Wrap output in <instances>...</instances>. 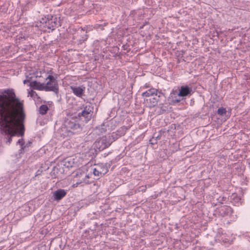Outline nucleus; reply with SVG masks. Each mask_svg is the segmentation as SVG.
<instances>
[{
    "label": "nucleus",
    "mask_w": 250,
    "mask_h": 250,
    "mask_svg": "<svg viewBox=\"0 0 250 250\" xmlns=\"http://www.w3.org/2000/svg\"><path fill=\"white\" fill-rule=\"evenodd\" d=\"M23 110H0V129L2 134L9 135V143L11 137L16 135L22 136L24 128L23 121L25 115Z\"/></svg>",
    "instance_id": "f257e3e1"
},
{
    "label": "nucleus",
    "mask_w": 250,
    "mask_h": 250,
    "mask_svg": "<svg viewBox=\"0 0 250 250\" xmlns=\"http://www.w3.org/2000/svg\"><path fill=\"white\" fill-rule=\"evenodd\" d=\"M1 109H23L24 101L17 97L13 89H7L0 92Z\"/></svg>",
    "instance_id": "f03ea898"
},
{
    "label": "nucleus",
    "mask_w": 250,
    "mask_h": 250,
    "mask_svg": "<svg viewBox=\"0 0 250 250\" xmlns=\"http://www.w3.org/2000/svg\"><path fill=\"white\" fill-rule=\"evenodd\" d=\"M57 79V75L50 69V73L45 78V82L43 83L45 91H58L59 87Z\"/></svg>",
    "instance_id": "7ed1b4c3"
},
{
    "label": "nucleus",
    "mask_w": 250,
    "mask_h": 250,
    "mask_svg": "<svg viewBox=\"0 0 250 250\" xmlns=\"http://www.w3.org/2000/svg\"><path fill=\"white\" fill-rule=\"evenodd\" d=\"M49 73H50V69L36 70L33 72L32 74H29V75H26V79L23 81V83L26 84L33 78H36L39 81H42L47 77Z\"/></svg>",
    "instance_id": "20e7f679"
},
{
    "label": "nucleus",
    "mask_w": 250,
    "mask_h": 250,
    "mask_svg": "<svg viewBox=\"0 0 250 250\" xmlns=\"http://www.w3.org/2000/svg\"><path fill=\"white\" fill-rule=\"evenodd\" d=\"M110 144L106 136H103L97 139L94 143L93 146L95 149L101 151L108 147Z\"/></svg>",
    "instance_id": "39448f33"
},
{
    "label": "nucleus",
    "mask_w": 250,
    "mask_h": 250,
    "mask_svg": "<svg viewBox=\"0 0 250 250\" xmlns=\"http://www.w3.org/2000/svg\"><path fill=\"white\" fill-rule=\"evenodd\" d=\"M41 22L45 23V26L52 30L59 25L57 18L53 17L51 15H48L47 17L42 18Z\"/></svg>",
    "instance_id": "423d86ee"
},
{
    "label": "nucleus",
    "mask_w": 250,
    "mask_h": 250,
    "mask_svg": "<svg viewBox=\"0 0 250 250\" xmlns=\"http://www.w3.org/2000/svg\"><path fill=\"white\" fill-rule=\"evenodd\" d=\"M167 103L169 104H175L180 102V96L176 90H173L167 98Z\"/></svg>",
    "instance_id": "0eeeda50"
},
{
    "label": "nucleus",
    "mask_w": 250,
    "mask_h": 250,
    "mask_svg": "<svg viewBox=\"0 0 250 250\" xmlns=\"http://www.w3.org/2000/svg\"><path fill=\"white\" fill-rule=\"evenodd\" d=\"M39 81H33L30 83L29 86L33 90L39 91H44V87L43 83Z\"/></svg>",
    "instance_id": "6e6552de"
},
{
    "label": "nucleus",
    "mask_w": 250,
    "mask_h": 250,
    "mask_svg": "<svg viewBox=\"0 0 250 250\" xmlns=\"http://www.w3.org/2000/svg\"><path fill=\"white\" fill-rule=\"evenodd\" d=\"M157 89L154 88H150L143 92L142 94V96L144 99V101H145L146 99H148L154 96L156 97L157 95Z\"/></svg>",
    "instance_id": "1a4fd4ad"
},
{
    "label": "nucleus",
    "mask_w": 250,
    "mask_h": 250,
    "mask_svg": "<svg viewBox=\"0 0 250 250\" xmlns=\"http://www.w3.org/2000/svg\"><path fill=\"white\" fill-rule=\"evenodd\" d=\"M70 87L74 94L79 97H81L82 96L85 88V87L83 86L79 87L70 86Z\"/></svg>",
    "instance_id": "9d476101"
},
{
    "label": "nucleus",
    "mask_w": 250,
    "mask_h": 250,
    "mask_svg": "<svg viewBox=\"0 0 250 250\" xmlns=\"http://www.w3.org/2000/svg\"><path fill=\"white\" fill-rule=\"evenodd\" d=\"M191 91V88L189 87L188 86H182L180 88L178 94L180 97H185L190 94Z\"/></svg>",
    "instance_id": "9b49d317"
},
{
    "label": "nucleus",
    "mask_w": 250,
    "mask_h": 250,
    "mask_svg": "<svg viewBox=\"0 0 250 250\" xmlns=\"http://www.w3.org/2000/svg\"><path fill=\"white\" fill-rule=\"evenodd\" d=\"M93 171L94 175L98 176L104 175L107 172V169L100 166H98L94 168Z\"/></svg>",
    "instance_id": "f8f14e48"
},
{
    "label": "nucleus",
    "mask_w": 250,
    "mask_h": 250,
    "mask_svg": "<svg viewBox=\"0 0 250 250\" xmlns=\"http://www.w3.org/2000/svg\"><path fill=\"white\" fill-rule=\"evenodd\" d=\"M68 128L69 129V131L72 133H76L81 130V126L79 124L73 123L72 122L69 123Z\"/></svg>",
    "instance_id": "ddd939ff"
},
{
    "label": "nucleus",
    "mask_w": 250,
    "mask_h": 250,
    "mask_svg": "<svg viewBox=\"0 0 250 250\" xmlns=\"http://www.w3.org/2000/svg\"><path fill=\"white\" fill-rule=\"evenodd\" d=\"M157 102L158 100L154 96L150 97L148 99H146V100L145 101L146 105L149 108L154 107L155 105L157 104Z\"/></svg>",
    "instance_id": "4468645a"
},
{
    "label": "nucleus",
    "mask_w": 250,
    "mask_h": 250,
    "mask_svg": "<svg viewBox=\"0 0 250 250\" xmlns=\"http://www.w3.org/2000/svg\"><path fill=\"white\" fill-rule=\"evenodd\" d=\"M217 210L221 215L224 216L231 212V208L228 206H221L217 208Z\"/></svg>",
    "instance_id": "2eb2a0df"
},
{
    "label": "nucleus",
    "mask_w": 250,
    "mask_h": 250,
    "mask_svg": "<svg viewBox=\"0 0 250 250\" xmlns=\"http://www.w3.org/2000/svg\"><path fill=\"white\" fill-rule=\"evenodd\" d=\"M54 198L56 200H60L64 197L66 192L62 189H59L54 192Z\"/></svg>",
    "instance_id": "dca6fc26"
},
{
    "label": "nucleus",
    "mask_w": 250,
    "mask_h": 250,
    "mask_svg": "<svg viewBox=\"0 0 250 250\" xmlns=\"http://www.w3.org/2000/svg\"><path fill=\"white\" fill-rule=\"evenodd\" d=\"M63 163L64 165L67 167H72L75 164L74 159L71 157L65 159L63 161Z\"/></svg>",
    "instance_id": "f3484780"
},
{
    "label": "nucleus",
    "mask_w": 250,
    "mask_h": 250,
    "mask_svg": "<svg viewBox=\"0 0 250 250\" xmlns=\"http://www.w3.org/2000/svg\"><path fill=\"white\" fill-rule=\"evenodd\" d=\"M28 96L32 97L35 101L40 99L36 92L33 89L28 90Z\"/></svg>",
    "instance_id": "a211bd4d"
},
{
    "label": "nucleus",
    "mask_w": 250,
    "mask_h": 250,
    "mask_svg": "<svg viewBox=\"0 0 250 250\" xmlns=\"http://www.w3.org/2000/svg\"><path fill=\"white\" fill-rule=\"evenodd\" d=\"M52 106L53 103L52 102H48L45 104L42 105L40 107V109H49L52 108Z\"/></svg>",
    "instance_id": "6ab92c4d"
},
{
    "label": "nucleus",
    "mask_w": 250,
    "mask_h": 250,
    "mask_svg": "<svg viewBox=\"0 0 250 250\" xmlns=\"http://www.w3.org/2000/svg\"><path fill=\"white\" fill-rule=\"evenodd\" d=\"M217 113L220 116L226 115L227 117L229 116L230 114L229 110H217Z\"/></svg>",
    "instance_id": "aec40b11"
},
{
    "label": "nucleus",
    "mask_w": 250,
    "mask_h": 250,
    "mask_svg": "<svg viewBox=\"0 0 250 250\" xmlns=\"http://www.w3.org/2000/svg\"><path fill=\"white\" fill-rule=\"evenodd\" d=\"M82 114L83 116L86 117L87 121H88L89 120V118L88 117V116L90 114V112H88V110H83Z\"/></svg>",
    "instance_id": "412c9836"
},
{
    "label": "nucleus",
    "mask_w": 250,
    "mask_h": 250,
    "mask_svg": "<svg viewBox=\"0 0 250 250\" xmlns=\"http://www.w3.org/2000/svg\"><path fill=\"white\" fill-rule=\"evenodd\" d=\"M146 189V186H141L139 187V190L142 192H145Z\"/></svg>",
    "instance_id": "4be33fe9"
},
{
    "label": "nucleus",
    "mask_w": 250,
    "mask_h": 250,
    "mask_svg": "<svg viewBox=\"0 0 250 250\" xmlns=\"http://www.w3.org/2000/svg\"><path fill=\"white\" fill-rule=\"evenodd\" d=\"M18 143L21 146L24 145V142L22 139H19Z\"/></svg>",
    "instance_id": "5701e85b"
},
{
    "label": "nucleus",
    "mask_w": 250,
    "mask_h": 250,
    "mask_svg": "<svg viewBox=\"0 0 250 250\" xmlns=\"http://www.w3.org/2000/svg\"><path fill=\"white\" fill-rule=\"evenodd\" d=\"M47 110H40V114L42 115H45Z\"/></svg>",
    "instance_id": "b1692460"
}]
</instances>
